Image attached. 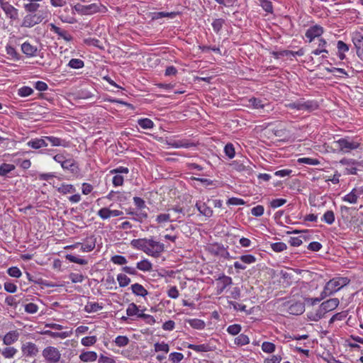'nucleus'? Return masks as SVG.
I'll list each match as a JSON object with an SVG mask.
<instances>
[{"label": "nucleus", "instance_id": "nucleus-10", "mask_svg": "<svg viewBox=\"0 0 363 363\" xmlns=\"http://www.w3.org/2000/svg\"><path fill=\"white\" fill-rule=\"evenodd\" d=\"M0 8L4 11L6 17L11 21H14L19 18V11L11 5L7 0H0Z\"/></svg>", "mask_w": 363, "mask_h": 363}, {"label": "nucleus", "instance_id": "nucleus-2", "mask_svg": "<svg viewBox=\"0 0 363 363\" xmlns=\"http://www.w3.org/2000/svg\"><path fill=\"white\" fill-rule=\"evenodd\" d=\"M349 283L347 277H335L328 281L320 294L321 298L332 295Z\"/></svg>", "mask_w": 363, "mask_h": 363}, {"label": "nucleus", "instance_id": "nucleus-44", "mask_svg": "<svg viewBox=\"0 0 363 363\" xmlns=\"http://www.w3.org/2000/svg\"><path fill=\"white\" fill-rule=\"evenodd\" d=\"M224 23L225 20L223 18H216L213 20V21L211 23L213 31L216 33L218 34L220 32Z\"/></svg>", "mask_w": 363, "mask_h": 363}, {"label": "nucleus", "instance_id": "nucleus-36", "mask_svg": "<svg viewBox=\"0 0 363 363\" xmlns=\"http://www.w3.org/2000/svg\"><path fill=\"white\" fill-rule=\"evenodd\" d=\"M138 124L145 130H150L154 128V122L148 118H143L138 120Z\"/></svg>", "mask_w": 363, "mask_h": 363}, {"label": "nucleus", "instance_id": "nucleus-11", "mask_svg": "<svg viewBox=\"0 0 363 363\" xmlns=\"http://www.w3.org/2000/svg\"><path fill=\"white\" fill-rule=\"evenodd\" d=\"M109 173L114 174L112 179L113 185L114 186H121L124 183V177L122 174H128L129 173V169L125 167L120 166L111 169Z\"/></svg>", "mask_w": 363, "mask_h": 363}, {"label": "nucleus", "instance_id": "nucleus-13", "mask_svg": "<svg viewBox=\"0 0 363 363\" xmlns=\"http://www.w3.org/2000/svg\"><path fill=\"white\" fill-rule=\"evenodd\" d=\"M79 246L81 247L80 250L84 252H91L96 246V238L94 236L88 237L86 238L84 243L77 242L74 245L67 246L66 248H77Z\"/></svg>", "mask_w": 363, "mask_h": 363}, {"label": "nucleus", "instance_id": "nucleus-4", "mask_svg": "<svg viewBox=\"0 0 363 363\" xmlns=\"http://www.w3.org/2000/svg\"><path fill=\"white\" fill-rule=\"evenodd\" d=\"M340 301L337 298H330L325 301H323L316 313L313 315L311 314L309 318L313 320L317 321L321 319L325 313L335 310L339 305Z\"/></svg>", "mask_w": 363, "mask_h": 363}, {"label": "nucleus", "instance_id": "nucleus-55", "mask_svg": "<svg viewBox=\"0 0 363 363\" xmlns=\"http://www.w3.org/2000/svg\"><path fill=\"white\" fill-rule=\"evenodd\" d=\"M68 66L73 69H80L84 66V62L80 59L73 58L69 60Z\"/></svg>", "mask_w": 363, "mask_h": 363}, {"label": "nucleus", "instance_id": "nucleus-59", "mask_svg": "<svg viewBox=\"0 0 363 363\" xmlns=\"http://www.w3.org/2000/svg\"><path fill=\"white\" fill-rule=\"evenodd\" d=\"M242 330V327L239 324H233V325H230L228 328H227V332L231 335H239V333H240Z\"/></svg>", "mask_w": 363, "mask_h": 363}, {"label": "nucleus", "instance_id": "nucleus-48", "mask_svg": "<svg viewBox=\"0 0 363 363\" xmlns=\"http://www.w3.org/2000/svg\"><path fill=\"white\" fill-rule=\"evenodd\" d=\"M97 216L102 220H107L111 217V210L106 207L101 208L98 211Z\"/></svg>", "mask_w": 363, "mask_h": 363}, {"label": "nucleus", "instance_id": "nucleus-5", "mask_svg": "<svg viewBox=\"0 0 363 363\" xmlns=\"http://www.w3.org/2000/svg\"><path fill=\"white\" fill-rule=\"evenodd\" d=\"M72 9L81 15L88 16L93 15L96 13H106L107 8L101 4H91L89 5H82L81 4H77Z\"/></svg>", "mask_w": 363, "mask_h": 363}, {"label": "nucleus", "instance_id": "nucleus-12", "mask_svg": "<svg viewBox=\"0 0 363 363\" xmlns=\"http://www.w3.org/2000/svg\"><path fill=\"white\" fill-rule=\"evenodd\" d=\"M284 306L286 308L289 314L298 315L305 311V305L301 301H289L284 303Z\"/></svg>", "mask_w": 363, "mask_h": 363}, {"label": "nucleus", "instance_id": "nucleus-20", "mask_svg": "<svg viewBox=\"0 0 363 363\" xmlns=\"http://www.w3.org/2000/svg\"><path fill=\"white\" fill-rule=\"evenodd\" d=\"M186 347L196 352H208L213 351L215 349V347L209 342H206L201 345L188 344Z\"/></svg>", "mask_w": 363, "mask_h": 363}, {"label": "nucleus", "instance_id": "nucleus-43", "mask_svg": "<svg viewBox=\"0 0 363 363\" xmlns=\"http://www.w3.org/2000/svg\"><path fill=\"white\" fill-rule=\"evenodd\" d=\"M66 259L70 262L77 263L81 265H86L88 264V261L83 258H79L73 255L68 254L65 256Z\"/></svg>", "mask_w": 363, "mask_h": 363}, {"label": "nucleus", "instance_id": "nucleus-54", "mask_svg": "<svg viewBox=\"0 0 363 363\" xmlns=\"http://www.w3.org/2000/svg\"><path fill=\"white\" fill-rule=\"evenodd\" d=\"M224 152L229 159H233L235 155V147L232 143H227L224 147Z\"/></svg>", "mask_w": 363, "mask_h": 363}, {"label": "nucleus", "instance_id": "nucleus-31", "mask_svg": "<svg viewBox=\"0 0 363 363\" xmlns=\"http://www.w3.org/2000/svg\"><path fill=\"white\" fill-rule=\"evenodd\" d=\"M45 140L48 141L51 143L53 147H66L67 146V142L58 137L55 136H45Z\"/></svg>", "mask_w": 363, "mask_h": 363}, {"label": "nucleus", "instance_id": "nucleus-16", "mask_svg": "<svg viewBox=\"0 0 363 363\" xmlns=\"http://www.w3.org/2000/svg\"><path fill=\"white\" fill-rule=\"evenodd\" d=\"M324 33V28L320 25L311 26L305 33L309 43H311L315 38H320Z\"/></svg>", "mask_w": 363, "mask_h": 363}, {"label": "nucleus", "instance_id": "nucleus-21", "mask_svg": "<svg viewBox=\"0 0 363 363\" xmlns=\"http://www.w3.org/2000/svg\"><path fill=\"white\" fill-rule=\"evenodd\" d=\"M20 336V333L18 330H11L6 333L3 337V343L7 346L11 345L18 341Z\"/></svg>", "mask_w": 363, "mask_h": 363}, {"label": "nucleus", "instance_id": "nucleus-61", "mask_svg": "<svg viewBox=\"0 0 363 363\" xmlns=\"http://www.w3.org/2000/svg\"><path fill=\"white\" fill-rule=\"evenodd\" d=\"M271 248L276 252H281L287 249V246L284 242H278L271 244Z\"/></svg>", "mask_w": 363, "mask_h": 363}, {"label": "nucleus", "instance_id": "nucleus-60", "mask_svg": "<svg viewBox=\"0 0 363 363\" xmlns=\"http://www.w3.org/2000/svg\"><path fill=\"white\" fill-rule=\"evenodd\" d=\"M33 93L32 88L28 86H23L20 88L18 91V96L21 97H27L30 96Z\"/></svg>", "mask_w": 363, "mask_h": 363}, {"label": "nucleus", "instance_id": "nucleus-23", "mask_svg": "<svg viewBox=\"0 0 363 363\" xmlns=\"http://www.w3.org/2000/svg\"><path fill=\"white\" fill-rule=\"evenodd\" d=\"M64 170H67L73 175H78L79 173V168L77 162L72 158H67L65 164L62 168Z\"/></svg>", "mask_w": 363, "mask_h": 363}, {"label": "nucleus", "instance_id": "nucleus-3", "mask_svg": "<svg viewBox=\"0 0 363 363\" xmlns=\"http://www.w3.org/2000/svg\"><path fill=\"white\" fill-rule=\"evenodd\" d=\"M133 202L138 211H130L127 212V213L128 215L133 216V219L134 220L139 223H143L148 217L147 210H148L149 208L147 207L145 201L140 197H133Z\"/></svg>", "mask_w": 363, "mask_h": 363}, {"label": "nucleus", "instance_id": "nucleus-56", "mask_svg": "<svg viewBox=\"0 0 363 363\" xmlns=\"http://www.w3.org/2000/svg\"><path fill=\"white\" fill-rule=\"evenodd\" d=\"M103 308L98 303H88L85 306V311L88 313L97 312Z\"/></svg>", "mask_w": 363, "mask_h": 363}, {"label": "nucleus", "instance_id": "nucleus-40", "mask_svg": "<svg viewBox=\"0 0 363 363\" xmlns=\"http://www.w3.org/2000/svg\"><path fill=\"white\" fill-rule=\"evenodd\" d=\"M176 16V13L174 12H164V11H159L154 12L151 13V19L152 20H157L162 18H174Z\"/></svg>", "mask_w": 363, "mask_h": 363}, {"label": "nucleus", "instance_id": "nucleus-41", "mask_svg": "<svg viewBox=\"0 0 363 363\" xmlns=\"http://www.w3.org/2000/svg\"><path fill=\"white\" fill-rule=\"evenodd\" d=\"M335 214L331 210L327 211L321 218V220L328 225H332L335 222Z\"/></svg>", "mask_w": 363, "mask_h": 363}, {"label": "nucleus", "instance_id": "nucleus-9", "mask_svg": "<svg viewBox=\"0 0 363 363\" xmlns=\"http://www.w3.org/2000/svg\"><path fill=\"white\" fill-rule=\"evenodd\" d=\"M335 148L343 152H350L352 150L359 148V143L357 142L350 140L347 138H340L334 141Z\"/></svg>", "mask_w": 363, "mask_h": 363}, {"label": "nucleus", "instance_id": "nucleus-28", "mask_svg": "<svg viewBox=\"0 0 363 363\" xmlns=\"http://www.w3.org/2000/svg\"><path fill=\"white\" fill-rule=\"evenodd\" d=\"M250 106L255 109L264 110L266 107L270 108V104L260 99L252 97L249 99Z\"/></svg>", "mask_w": 363, "mask_h": 363}, {"label": "nucleus", "instance_id": "nucleus-47", "mask_svg": "<svg viewBox=\"0 0 363 363\" xmlns=\"http://www.w3.org/2000/svg\"><path fill=\"white\" fill-rule=\"evenodd\" d=\"M117 281L121 287H125L130 283V279L125 274H118Z\"/></svg>", "mask_w": 363, "mask_h": 363}, {"label": "nucleus", "instance_id": "nucleus-8", "mask_svg": "<svg viewBox=\"0 0 363 363\" xmlns=\"http://www.w3.org/2000/svg\"><path fill=\"white\" fill-rule=\"evenodd\" d=\"M42 355L47 363H58L61 359L60 350L53 346H48L42 351Z\"/></svg>", "mask_w": 363, "mask_h": 363}, {"label": "nucleus", "instance_id": "nucleus-63", "mask_svg": "<svg viewBox=\"0 0 363 363\" xmlns=\"http://www.w3.org/2000/svg\"><path fill=\"white\" fill-rule=\"evenodd\" d=\"M111 261L117 265H123L125 264L128 261L126 258L124 256L116 255L114 256H112L111 258Z\"/></svg>", "mask_w": 363, "mask_h": 363}, {"label": "nucleus", "instance_id": "nucleus-52", "mask_svg": "<svg viewBox=\"0 0 363 363\" xmlns=\"http://www.w3.org/2000/svg\"><path fill=\"white\" fill-rule=\"evenodd\" d=\"M262 350L265 353H273L276 350V346L271 342H263L262 344Z\"/></svg>", "mask_w": 363, "mask_h": 363}, {"label": "nucleus", "instance_id": "nucleus-35", "mask_svg": "<svg viewBox=\"0 0 363 363\" xmlns=\"http://www.w3.org/2000/svg\"><path fill=\"white\" fill-rule=\"evenodd\" d=\"M136 268L143 272H150L152 264L148 259H144L137 263Z\"/></svg>", "mask_w": 363, "mask_h": 363}, {"label": "nucleus", "instance_id": "nucleus-37", "mask_svg": "<svg viewBox=\"0 0 363 363\" xmlns=\"http://www.w3.org/2000/svg\"><path fill=\"white\" fill-rule=\"evenodd\" d=\"M234 343L238 347L245 346L250 343V338L247 335L241 333L235 338Z\"/></svg>", "mask_w": 363, "mask_h": 363}, {"label": "nucleus", "instance_id": "nucleus-34", "mask_svg": "<svg viewBox=\"0 0 363 363\" xmlns=\"http://www.w3.org/2000/svg\"><path fill=\"white\" fill-rule=\"evenodd\" d=\"M168 145L174 148H189L194 146V143H189L186 140L170 141Z\"/></svg>", "mask_w": 363, "mask_h": 363}, {"label": "nucleus", "instance_id": "nucleus-6", "mask_svg": "<svg viewBox=\"0 0 363 363\" xmlns=\"http://www.w3.org/2000/svg\"><path fill=\"white\" fill-rule=\"evenodd\" d=\"M284 106L289 109L308 112H311L318 108V104L316 101L305 100L303 98L299 99L294 102L285 104Z\"/></svg>", "mask_w": 363, "mask_h": 363}, {"label": "nucleus", "instance_id": "nucleus-22", "mask_svg": "<svg viewBox=\"0 0 363 363\" xmlns=\"http://www.w3.org/2000/svg\"><path fill=\"white\" fill-rule=\"evenodd\" d=\"M195 206L199 213L206 218H211L213 214V209L205 202L197 201Z\"/></svg>", "mask_w": 363, "mask_h": 363}, {"label": "nucleus", "instance_id": "nucleus-15", "mask_svg": "<svg viewBox=\"0 0 363 363\" xmlns=\"http://www.w3.org/2000/svg\"><path fill=\"white\" fill-rule=\"evenodd\" d=\"M361 195H363V186L355 187L349 194L342 197V200L345 202L354 204L357 203L358 198Z\"/></svg>", "mask_w": 363, "mask_h": 363}, {"label": "nucleus", "instance_id": "nucleus-45", "mask_svg": "<svg viewBox=\"0 0 363 363\" xmlns=\"http://www.w3.org/2000/svg\"><path fill=\"white\" fill-rule=\"evenodd\" d=\"M239 259L244 264H251L255 263L257 261L255 256L251 254L241 255Z\"/></svg>", "mask_w": 363, "mask_h": 363}, {"label": "nucleus", "instance_id": "nucleus-29", "mask_svg": "<svg viewBox=\"0 0 363 363\" xmlns=\"http://www.w3.org/2000/svg\"><path fill=\"white\" fill-rule=\"evenodd\" d=\"M53 187L55 188L60 194L64 195L67 194H74L76 191L74 186L70 184L62 183L59 186L53 184Z\"/></svg>", "mask_w": 363, "mask_h": 363}, {"label": "nucleus", "instance_id": "nucleus-39", "mask_svg": "<svg viewBox=\"0 0 363 363\" xmlns=\"http://www.w3.org/2000/svg\"><path fill=\"white\" fill-rule=\"evenodd\" d=\"M18 350L14 347H6L1 352L2 356L6 359H11L17 354Z\"/></svg>", "mask_w": 363, "mask_h": 363}, {"label": "nucleus", "instance_id": "nucleus-27", "mask_svg": "<svg viewBox=\"0 0 363 363\" xmlns=\"http://www.w3.org/2000/svg\"><path fill=\"white\" fill-rule=\"evenodd\" d=\"M233 283L232 278L225 275H223L218 279V294H220L225 289L231 285Z\"/></svg>", "mask_w": 363, "mask_h": 363}, {"label": "nucleus", "instance_id": "nucleus-53", "mask_svg": "<svg viewBox=\"0 0 363 363\" xmlns=\"http://www.w3.org/2000/svg\"><path fill=\"white\" fill-rule=\"evenodd\" d=\"M39 8L40 4L38 2H28L24 4V9L28 13H36L35 12Z\"/></svg>", "mask_w": 363, "mask_h": 363}, {"label": "nucleus", "instance_id": "nucleus-51", "mask_svg": "<svg viewBox=\"0 0 363 363\" xmlns=\"http://www.w3.org/2000/svg\"><path fill=\"white\" fill-rule=\"evenodd\" d=\"M96 341H97V338L95 335L86 336V337L82 338L81 343L82 345H84L85 347H90V346H93L94 345H95Z\"/></svg>", "mask_w": 363, "mask_h": 363}, {"label": "nucleus", "instance_id": "nucleus-32", "mask_svg": "<svg viewBox=\"0 0 363 363\" xmlns=\"http://www.w3.org/2000/svg\"><path fill=\"white\" fill-rule=\"evenodd\" d=\"M130 288L132 293L137 296L145 297L148 294V291L140 284H133Z\"/></svg>", "mask_w": 363, "mask_h": 363}, {"label": "nucleus", "instance_id": "nucleus-42", "mask_svg": "<svg viewBox=\"0 0 363 363\" xmlns=\"http://www.w3.org/2000/svg\"><path fill=\"white\" fill-rule=\"evenodd\" d=\"M154 350L156 352H163L164 354H167L169 351V346L164 342H156L154 344Z\"/></svg>", "mask_w": 363, "mask_h": 363}, {"label": "nucleus", "instance_id": "nucleus-25", "mask_svg": "<svg viewBox=\"0 0 363 363\" xmlns=\"http://www.w3.org/2000/svg\"><path fill=\"white\" fill-rule=\"evenodd\" d=\"M140 314H141V311L135 303H130L128 305L126 315L130 318L131 320L139 318Z\"/></svg>", "mask_w": 363, "mask_h": 363}, {"label": "nucleus", "instance_id": "nucleus-64", "mask_svg": "<svg viewBox=\"0 0 363 363\" xmlns=\"http://www.w3.org/2000/svg\"><path fill=\"white\" fill-rule=\"evenodd\" d=\"M282 357L279 354H274L264 359V363H280Z\"/></svg>", "mask_w": 363, "mask_h": 363}, {"label": "nucleus", "instance_id": "nucleus-18", "mask_svg": "<svg viewBox=\"0 0 363 363\" xmlns=\"http://www.w3.org/2000/svg\"><path fill=\"white\" fill-rule=\"evenodd\" d=\"M21 351L23 354L27 357H35L39 352L38 346L32 342L23 344Z\"/></svg>", "mask_w": 363, "mask_h": 363}, {"label": "nucleus", "instance_id": "nucleus-14", "mask_svg": "<svg viewBox=\"0 0 363 363\" xmlns=\"http://www.w3.org/2000/svg\"><path fill=\"white\" fill-rule=\"evenodd\" d=\"M357 56L363 60V35L359 31L354 32L352 35Z\"/></svg>", "mask_w": 363, "mask_h": 363}, {"label": "nucleus", "instance_id": "nucleus-49", "mask_svg": "<svg viewBox=\"0 0 363 363\" xmlns=\"http://www.w3.org/2000/svg\"><path fill=\"white\" fill-rule=\"evenodd\" d=\"M6 52L13 60H18L20 59V55L18 53L16 48L12 45H7L6 46Z\"/></svg>", "mask_w": 363, "mask_h": 363}, {"label": "nucleus", "instance_id": "nucleus-19", "mask_svg": "<svg viewBox=\"0 0 363 363\" xmlns=\"http://www.w3.org/2000/svg\"><path fill=\"white\" fill-rule=\"evenodd\" d=\"M21 51L28 57H35L38 49L37 46L32 45L30 42L26 41L21 45Z\"/></svg>", "mask_w": 363, "mask_h": 363}, {"label": "nucleus", "instance_id": "nucleus-33", "mask_svg": "<svg viewBox=\"0 0 363 363\" xmlns=\"http://www.w3.org/2000/svg\"><path fill=\"white\" fill-rule=\"evenodd\" d=\"M74 11L72 12V14L69 15L68 13H61L59 15V19L64 23L74 24L77 22V18L74 16Z\"/></svg>", "mask_w": 363, "mask_h": 363}, {"label": "nucleus", "instance_id": "nucleus-30", "mask_svg": "<svg viewBox=\"0 0 363 363\" xmlns=\"http://www.w3.org/2000/svg\"><path fill=\"white\" fill-rule=\"evenodd\" d=\"M79 357L83 362H93L97 359L98 355L94 351H86L82 352Z\"/></svg>", "mask_w": 363, "mask_h": 363}, {"label": "nucleus", "instance_id": "nucleus-7", "mask_svg": "<svg viewBox=\"0 0 363 363\" xmlns=\"http://www.w3.org/2000/svg\"><path fill=\"white\" fill-rule=\"evenodd\" d=\"M47 17V12L40 11L38 13H28L22 21L21 27L30 28L43 22Z\"/></svg>", "mask_w": 363, "mask_h": 363}, {"label": "nucleus", "instance_id": "nucleus-26", "mask_svg": "<svg viewBox=\"0 0 363 363\" xmlns=\"http://www.w3.org/2000/svg\"><path fill=\"white\" fill-rule=\"evenodd\" d=\"M328 45L327 41L323 38H318V46L316 49L312 51L311 54L314 55H319L323 53H325L326 55H323V57H327V55L328 54V50L326 49Z\"/></svg>", "mask_w": 363, "mask_h": 363}, {"label": "nucleus", "instance_id": "nucleus-57", "mask_svg": "<svg viewBox=\"0 0 363 363\" xmlns=\"http://www.w3.org/2000/svg\"><path fill=\"white\" fill-rule=\"evenodd\" d=\"M199 49L202 52H208L210 50H212L216 54L221 55V50L219 47L217 46H206V45H199Z\"/></svg>", "mask_w": 363, "mask_h": 363}, {"label": "nucleus", "instance_id": "nucleus-24", "mask_svg": "<svg viewBox=\"0 0 363 363\" xmlns=\"http://www.w3.org/2000/svg\"><path fill=\"white\" fill-rule=\"evenodd\" d=\"M26 145L33 149L38 150L42 147H46L48 146V143L45 140V136L41 138H35L29 140Z\"/></svg>", "mask_w": 363, "mask_h": 363}, {"label": "nucleus", "instance_id": "nucleus-58", "mask_svg": "<svg viewBox=\"0 0 363 363\" xmlns=\"http://www.w3.org/2000/svg\"><path fill=\"white\" fill-rule=\"evenodd\" d=\"M184 359V354L181 352H174L169 354V359L172 363H179Z\"/></svg>", "mask_w": 363, "mask_h": 363}, {"label": "nucleus", "instance_id": "nucleus-46", "mask_svg": "<svg viewBox=\"0 0 363 363\" xmlns=\"http://www.w3.org/2000/svg\"><path fill=\"white\" fill-rule=\"evenodd\" d=\"M129 342L128 337L125 335H118L114 340V343L119 347L128 345Z\"/></svg>", "mask_w": 363, "mask_h": 363}, {"label": "nucleus", "instance_id": "nucleus-62", "mask_svg": "<svg viewBox=\"0 0 363 363\" xmlns=\"http://www.w3.org/2000/svg\"><path fill=\"white\" fill-rule=\"evenodd\" d=\"M155 221L158 224H162V223H167V222H171L172 220L170 218V214L169 213H160V214L157 216V217L155 218Z\"/></svg>", "mask_w": 363, "mask_h": 363}, {"label": "nucleus", "instance_id": "nucleus-17", "mask_svg": "<svg viewBox=\"0 0 363 363\" xmlns=\"http://www.w3.org/2000/svg\"><path fill=\"white\" fill-rule=\"evenodd\" d=\"M50 31L57 34L58 39H63L66 42H70L72 40L73 37L69 33L68 31L57 26L55 24L51 23L49 24Z\"/></svg>", "mask_w": 363, "mask_h": 363}, {"label": "nucleus", "instance_id": "nucleus-38", "mask_svg": "<svg viewBox=\"0 0 363 363\" xmlns=\"http://www.w3.org/2000/svg\"><path fill=\"white\" fill-rule=\"evenodd\" d=\"M189 325L194 329L203 330L206 327V323L203 320L193 318L187 320Z\"/></svg>", "mask_w": 363, "mask_h": 363}, {"label": "nucleus", "instance_id": "nucleus-1", "mask_svg": "<svg viewBox=\"0 0 363 363\" xmlns=\"http://www.w3.org/2000/svg\"><path fill=\"white\" fill-rule=\"evenodd\" d=\"M131 245L138 250L143 251L147 255L158 257L164 251V244L152 238H139L131 241Z\"/></svg>", "mask_w": 363, "mask_h": 363}, {"label": "nucleus", "instance_id": "nucleus-50", "mask_svg": "<svg viewBox=\"0 0 363 363\" xmlns=\"http://www.w3.org/2000/svg\"><path fill=\"white\" fill-rule=\"evenodd\" d=\"M15 169V166L11 164L3 163L0 166V175L6 176L7 174Z\"/></svg>", "mask_w": 363, "mask_h": 363}]
</instances>
